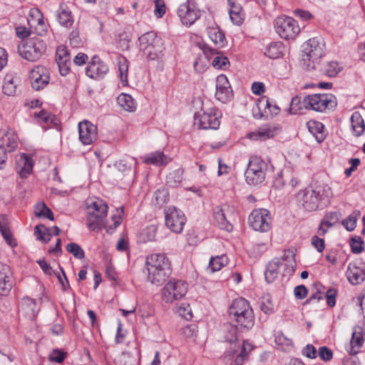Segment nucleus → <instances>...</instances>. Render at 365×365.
Instances as JSON below:
<instances>
[{"label":"nucleus","mask_w":365,"mask_h":365,"mask_svg":"<svg viewBox=\"0 0 365 365\" xmlns=\"http://www.w3.org/2000/svg\"><path fill=\"white\" fill-rule=\"evenodd\" d=\"M277 130L278 129L274 125H264L261 126L258 130L250 133L249 137L255 140H265L273 138L276 135Z\"/></svg>","instance_id":"nucleus-25"},{"label":"nucleus","mask_w":365,"mask_h":365,"mask_svg":"<svg viewBox=\"0 0 365 365\" xmlns=\"http://www.w3.org/2000/svg\"><path fill=\"white\" fill-rule=\"evenodd\" d=\"M147 279L156 286L163 284L171 273L170 264L165 254H152L146 258Z\"/></svg>","instance_id":"nucleus-1"},{"label":"nucleus","mask_w":365,"mask_h":365,"mask_svg":"<svg viewBox=\"0 0 365 365\" xmlns=\"http://www.w3.org/2000/svg\"><path fill=\"white\" fill-rule=\"evenodd\" d=\"M227 262V258L225 255L212 257L210 260L209 268L212 272L220 270Z\"/></svg>","instance_id":"nucleus-44"},{"label":"nucleus","mask_w":365,"mask_h":365,"mask_svg":"<svg viewBox=\"0 0 365 365\" xmlns=\"http://www.w3.org/2000/svg\"><path fill=\"white\" fill-rule=\"evenodd\" d=\"M178 312L186 319H190L192 317L189 304H182L179 307Z\"/></svg>","instance_id":"nucleus-63"},{"label":"nucleus","mask_w":365,"mask_h":365,"mask_svg":"<svg viewBox=\"0 0 365 365\" xmlns=\"http://www.w3.org/2000/svg\"><path fill=\"white\" fill-rule=\"evenodd\" d=\"M66 250L71 253L77 259H83L85 257L83 250L76 243H69L66 246Z\"/></svg>","instance_id":"nucleus-48"},{"label":"nucleus","mask_w":365,"mask_h":365,"mask_svg":"<svg viewBox=\"0 0 365 365\" xmlns=\"http://www.w3.org/2000/svg\"><path fill=\"white\" fill-rule=\"evenodd\" d=\"M30 19H29V24L31 27L36 26H41V25H45L43 21V16L39 9H35L30 11Z\"/></svg>","instance_id":"nucleus-42"},{"label":"nucleus","mask_w":365,"mask_h":365,"mask_svg":"<svg viewBox=\"0 0 365 365\" xmlns=\"http://www.w3.org/2000/svg\"><path fill=\"white\" fill-rule=\"evenodd\" d=\"M312 245L315 247L319 252H322L324 250V240L314 235L312 238Z\"/></svg>","instance_id":"nucleus-64"},{"label":"nucleus","mask_w":365,"mask_h":365,"mask_svg":"<svg viewBox=\"0 0 365 365\" xmlns=\"http://www.w3.org/2000/svg\"><path fill=\"white\" fill-rule=\"evenodd\" d=\"M305 109L317 112H326L336 106V98L331 93H319L308 95L303 98Z\"/></svg>","instance_id":"nucleus-5"},{"label":"nucleus","mask_w":365,"mask_h":365,"mask_svg":"<svg viewBox=\"0 0 365 365\" xmlns=\"http://www.w3.org/2000/svg\"><path fill=\"white\" fill-rule=\"evenodd\" d=\"M34 235L37 240L43 243H47L51 240V233L44 225H37L34 229Z\"/></svg>","instance_id":"nucleus-43"},{"label":"nucleus","mask_w":365,"mask_h":365,"mask_svg":"<svg viewBox=\"0 0 365 365\" xmlns=\"http://www.w3.org/2000/svg\"><path fill=\"white\" fill-rule=\"evenodd\" d=\"M16 85L15 80L11 76H6L4 78L2 90L7 96H14L16 93Z\"/></svg>","instance_id":"nucleus-45"},{"label":"nucleus","mask_w":365,"mask_h":365,"mask_svg":"<svg viewBox=\"0 0 365 365\" xmlns=\"http://www.w3.org/2000/svg\"><path fill=\"white\" fill-rule=\"evenodd\" d=\"M350 120L354 135L356 137L362 135L365 132V123L359 112H354Z\"/></svg>","instance_id":"nucleus-27"},{"label":"nucleus","mask_w":365,"mask_h":365,"mask_svg":"<svg viewBox=\"0 0 365 365\" xmlns=\"http://www.w3.org/2000/svg\"><path fill=\"white\" fill-rule=\"evenodd\" d=\"M157 232V228L155 226H150L145 229L141 235L143 237V240L145 241H154L155 240Z\"/></svg>","instance_id":"nucleus-56"},{"label":"nucleus","mask_w":365,"mask_h":365,"mask_svg":"<svg viewBox=\"0 0 365 365\" xmlns=\"http://www.w3.org/2000/svg\"><path fill=\"white\" fill-rule=\"evenodd\" d=\"M213 217L215 223L222 230L227 232L232 230V225L227 218L226 210L217 206L214 209Z\"/></svg>","instance_id":"nucleus-24"},{"label":"nucleus","mask_w":365,"mask_h":365,"mask_svg":"<svg viewBox=\"0 0 365 365\" xmlns=\"http://www.w3.org/2000/svg\"><path fill=\"white\" fill-rule=\"evenodd\" d=\"M314 286L316 287L317 292L307 300L306 303H310L314 299L319 301L324 299V292L322 291L324 287L320 283L315 284Z\"/></svg>","instance_id":"nucleus-61"},{"label":"nucleus","mask_w":365,"mask_h":365,"mask_svg":"<svg viewBox=\"0 0 365 365\" xmlns=\"http://www.w3.org/2000/svg\"><path fill=\"white\" fill-rule=\"evenodd\" d=\"M58 23L65 27H70L73 24V18L71 11L68 6L61 4L57 15Z\"/></svg>","instance_id":"nucleus-29"},{"label":"nucleus","mask_w":365,"mask_h":365,"mask_svg":"<svg viewBox=\"0 0 365 365\" xmlns=\"http://www.w3.org/2000/svg\"><path fill=\"white\" fill-rule=\"evenodd\" d=\"M165 225L173 232L180 233L186 222L185 215L175 207H168L165 211Z\"/></svg>","instance_id":"nucleus-14"},{"label":"nucleus","mask_w":365,"mask_h":365,"mask_svg":"<svg viewBox=\"0 0 365 365\" xmlns=\"http://www.w3.org/2000/svg\"><path fill=\"white\" fill-rule=\"evenodd\" d=\"M184 170L182 168H178L169 173L167 176V184L172 187H177L180 185L183 180Z\"/></svg>","instance_id":"nucleus-40"},{"label":"nucleus","mask_w":365,"mask_h":365,"mask_svg":"<svg viewBox=\"0 0 365 365\" xmlns=\"http://www.w3.org/2000/svg\"><path fill=\"white\" fill-rule=\"evenodd\" d=\"M229 315L240 331L250 329L255 324V315L250 303L244 298L235 299L229 308Z\"/></svg>","instance_id":"nucleus-2"},{"label":"nucleus","mask_w":365,"mask_h":365,"mask_svg":"<svg viewBox=\"0 0 365 365\" xmlns=\"http://www.w3.org/2000/svg\"><path fill=\"white\" fill-rule=\"evenodd\" d=\"M207 34L210 40L217 48L225 46L226 43L225 36L219 28L210 27L207 29Z\"/></svg>","instance_id":"nucleus-31"},{"label":"nucleus","mask_w":365,"mask_h":365,"mask_svg":"<svg viewBox=\"0 0 365 365\" xmlns=\"http://www.w3.org/2000/svg\"><path fill=\"white\" fill-rule=\"evenodd\" d=\"M282 259L286 262L284 275H292L296 267L294 252L291 250H285Z\"/></svg>","instance_id":"nucleus-33"},{"label":"nucleus","mask_w":365,"mask_h":365,"mask_svg":"<svg viewBox=\"0 0 365 365\" xmlns=\"http://www.w3.org/2000/svg\"><path fill=\"white\" fill-rule=\"evenodd\" d=\"M163 48V43H160L155 45L153 44L147 48L145 47V49L141 51L150 60H155L162 55Z\"/></svg>","instance_id":"nucleus-39"},{"label":"nucleus","mask_w":365,"mask_h":365,"mask_svg":"<svg viewBox=\"0 0 365 365\" xmlns=\"http://www.w3.org/2000/svg\"><path fill=\"white\" fill-rule=\"evenodd\" d=\"M144 162L148 165H165L169 162V158L163 152H155L145 157Z\"/></svg>","instance_id":"nucleus-36"},{"label":"nucleus","mask_w":365,"mask_h":365,"mask_svg":"<svg viewBox=\"0 0 365 365\" xmlns=\"http://www.w3.org/2000/svg\"><path fill=\"white\" fill-rule=\"evenodd\" d=\"M350 246L351 252L355 254L361 253L364 247V242L360 237H354L351 239Z\"/></svg>","instance_id":"nucleus-54"},{"label":"nucleus","mask_w":365,"mask_h":365,"mask_svg":"<svg viewBox=\"0 0 365 365\" xmlns=\"http://www.w3.org/2000/svg\"><path fill=\"white\" fill-rule=\"evenodd\" d=\"M220 114L215 108H210L207 110L195 113L194 117V124L200 129H214L219 128Z\"/></svg>","instance_id":"nucleus-9"},{"label":"nucleus","mask_w":365,"mask_h":365,"mask_svg":"<svg viewBox=\"0 0 365 365\" xmlns=\"http://www.w3.org/2000/svg\"><path fill=\"white\" fill-rule=\"evenodd\" d=\"M78 133L83 145H91L97 138V127L88 120L78 123Z\"/></svg>","instance_id":"nucleus-16"},{"label":"nucleus","mask_w":365,"mask_h":365,"mask_svg":"<svg viewBox=\"0 0 365 365\" xmlns=\"http://www.w3.org/2000/svg\"><path fill=\"white\" fill-rule=\"evenodd\" d=\"M291 172L289 170L278 173L277 177L274 180V186L277 188H281L285 183V180L290 178Z\"/></svg>","instance_id":"nucleus-55"},{"label":"nucleus","mask_w":365,"mask_h":365,"mask_svg":"<svg viewBox=\"0 0 365 365\" xmlns=\"http://www.w3.org/2000/svg\"><path fill=\"white\" fill-rule=\"evenodd\" d=\"M178 15L182 24L191 26L200 16V11L194 1L187 0L181 4L178 9Z\"/></svg>","instance_id":"nucleus-13"},{"label":"nucleus","mask_w":365,"mask_h":365,"mask_svg":"<svg viewBox=\"0 0 365 365\" xmlns=\"http://www.w3.org/2000/svg\"><path fill=\"white\" fill-rule=\"evenodd\" d=\"M247 346L249 347V351L251 350V345L247 343H244L240 353L237 356L233 365H242L245 361L247 359L248 352L247 351Z\"/></svg>","instance_id":"nucleus-50"},{"label":"nucleus","mask_w":365,"mask_h":365,"mask_svg":"<svg viewBox=\"0 0 365 365\" xmlns=\"http://www.w3.org/2000/svg\"><path fill=\"white\" fill-rule=\"evenodd\" d=\"M324 192L322 187L306 189L298 194V197L306 210L313 211L318 207L319 201L323 200Z\"/></svg>","instance_id":"nucleus-11"},{"label":"nucleus","mask_w":365,"mask_h":365,"mask_svg":"<svg viewBox=\"0 0 365 365\" xmlns=\"http://www.w3.org/2000/svg\"><path fill=\"white\" fill-rule=\"evenodd\" d=\"M267 164L259 157L252 156L250 158L245 173V180L250 185L262 184L266 178Z\"/></svg>","instance_id":"nucleus-6"},{"label":"nucleus","mask_w":365,"mask_h":365,"mask_svg":"<svg viewBox=\"0 0 365 365\" xmlns=\"http://www.w3.org/2000/svg\"><path fill=\"white\" fill-rule=\"evenodd\" d=\"M309 131L314 136L318 143H322L326 137L324 125L315 120H310L307 123Z\"/></svg>","instance_id":"nucleus-28"},{"label":"nucleus","mask_w":365,"mask_h":365,"mask_svg":"<svg viewBox=\"0 0 365 365\" xmlns=\"http://www.w3.org/2000/svg\"><path fill=\"white\" fill-rule=\"evenodd\" d=\"M337 294V290L334 288H330L327 291L326 298L327 305L330 307H333L336 304V297Z\"/></svg>","instance_id":"nucleus-60"},{"label":"nucleus","mask_w":365,"mask_h":365,"mask_svg":"<svg viewBox=\"0 0 365 365\" xmlns=\"http://www.w3.org/2000/svg\"><path fill=\"white\" fill-rule=\"evenodd\" d=\"M46 50V43L38 36L30 38L26 43L18 47L19 55L30 61L39 59Z\"/></svg>","instance_id":"nucleus-7"},{"label":"nucleus","mask_w":365,"mask_h":365,"mask_svg":"<svg viewBox=\"0 0 365 365\" xmlns=\"http://www.w3.org/2000/svg\"><path fill=\"white\" fill-rule=\"evenodd\" d=\"M108 71V65L97 56H94L92 61L86 67V73L91 78L102 79L106 76Z\"/></svg>","instance_id":"nucleus-17"},{"label":"nucleus","mask_w":365,"mask_h":365,"mask_svg":"<svg viewBox=\"0 0 365 365\" xmlns=\"http://www.w3.org/2000/svg\"><path fill=\"white\" fill-rule=\"evenodd\" d=\"M284 51V46L282 42L276 41L272 42L265 48L264 54L270 58H279Z\"/></svg>","instance_id":"nucleus-34"},{"label":"nucleus","mask_w":365,"mask_h":365,"mask_svg":"<svg viewBox=\"0 0 365 365\" xmlns=\"http://www.w3.org/2000/svg\"><path fill=\"white\" fill-rule=\"evenodd\" d=\"M303 108H304L303 100L302 101L301 98L298 96L293 97L290 103V113L292 114H297L299 113Z\"/></svg>","instance_id":"nucleus-49"},{"label":"nucleus","mask_w":365,"mask_h":365,"mask_svg":"<svg viewBox=\"0 0 365 365\" xmlns=\"http://www.w3.org/2000/svg\"><path fill=\"white\" fill-rule=\"evenodd\" d=\"M232 90L230 84L225 75H219L216 78V98L225 103L231 96Z\"/></svg>","instance_id":"nucleus-18"},{"label":"nucleus","mask_w":365,"mask_h":365,"mask_svg":"<svg viewBox=\"0 0 365 365\" xmlns=\"http://www.w3.org/2000/svg\"><path fill=\"white\" fill-rule=\"evenodd\" d=\"M302 64L308 70L316 69L324 55V43L317 37L309 39L304 46Z\"/></svg>","instance_id":"nucleus-4"},{"label":"nucleus","mask_w":365,"mask_h":365,"mask_svg":"<svg viewBox=\"0 0 365 365\" xmlns=\"http://www.w3.org/2000/svg\"><path fill=\"white\" fill-rule=\"evenodd\" d=\"M274 29L279 36L285 40L294 39L300 31L298 24L292 17H277L274 20Z\"/></svg>","instance_id":"nucleus-8"},{"label":"nucleus","mask_w":365,"mask_h":365,"mask_svg":"<svg viewBox=\"0 0 365 365\" xmlns=\"http://www.w3.org/2000/svg\"><path fill=\"white\" fill-rule=\"evenodd\" d=\"M87 226L90 230L99 231L101 230L103 220L108 214V207L101 199H96L90 203L87 202Z\"/></svg>","instance_id":"nucleus-3"},{"label":"nucleus","mask_w":365,"mask_h":365,"mask_svg":"<svg viewBox=\"0 0 365 365\" xmlns=\"http://www.w3.org/2000/svg\"><path fill=\"white\" fill-rule=\"evenodd\" d=\"M275 342L279 346H289L293 344L292 340L285 336L282 332H279L275 336Z\"/></svg>","instance_id":"nucleus-59"},{"label":"nucleus","mask_w":365,"mask_h":365,"mask_svg":"<svg viewBox=\"0 0 365 365\" xmlns=\"http://www.w3.org/2000/svg\"><path fill=\"white\" fill-rule=\"evenodd\" d=\"M118 105L127 111H133L135 109V103L131 96L121 93L117 98Z\"/></svg>","instance_id":"nucleus-38"},{"label":"nucleus","mask_w":365,"mask_h":365,"mask_svg":"<svg viewBox=\"0 0 365 365\" xmlns=\"http://www.w3.org/2000/svg\"><path fill=\"white\" fill-rule=\"evenodd\" d=\"M71 60L69 52L64 46H60L57 48L56 54V62L69 61Z\"/></svg>","instance_id":"nucleus-53"},{"label":"nucleus","mask_w":365,"mask_h":365,"mask_svg":"<svg viewBox=\"0 0 365 365\" xmlns=\"http://www.w3.org/2000/svg\"><path fill=\"white\" fill-rule=\"evenodd\" d=\"M319 356L323 361H329L333 357V353L327 346H321L319 349Z\"/></svg>","instance_id":"nucleus-62"},{"label":"nucleus","mask_w":365,"mask_h":365,"mask_svg":"<svg viewBox=\"0 0 365 365\" xmlns=\"http://www.w3.org/2000/svg\"><path fill=\"white\" fill-rule=\"evenodd\" d=\"M12 272L10 267L0 263V294L6 295L12 287Z\"/></svg>","instance_id":"nucleus-19"},{"label":"nucleus","mask_w":365,"mask_h":365,"mask_svg":"<svg viewBox=\"0 0 365 365\" xmlns=\"http://www.w3.org/2000/svg\"><path fill=\"white\" fill-rule=\"evenodd\" d=\"M257 107L259 111L262 109H269V112L277 113L279 110V108L277 106H273V110L271 109V105L269 101V98L267 96H263L260 99H259Z\"/></svg>","instance_id":"nucleus-51"},{"label":"nucleus","mask_w":365,"mask_h":365,"mask_svg":"<svg viewBox=\"0 0 365 365\" xmlns=\"http://www.w3.org/2000/svg\"><path fill=\"white\" fill-rule=\"evenodd\" d=\"M187 292V284L182 280H170L162 289L163 299L167 303L182 298Z\"/></svg>","instance_id":"nucleus-10"},{"label":"nucleus","mask_w":365,"mask_h":365,"mask_svg":"<svg viewBox=\"0 0 365 365\" xmlns=\"http://www.w3.org/2000/svg\"><path fill=\"white\" fill-rule=\"evenodd\" d=\"M364 336L361 332H358L356 329L352 334V337L350 341V349L348 350L350 354H356L360 348L362 347L364 344Z\"/></svg>","instance_id":"nucleus-35"},{"label":"nucleus","mask_w":365,"mask_h":365,"mask_svg":"<svg viewBox=\"0 0 365 365\" xmlns=\"http://www.w3.org/2000/svg\"><path fill=\"white\" fill-rule=\"evenodd\" d=\"M34 163L31 157L23 153L16 161V169L21 178H26L31 173Z\"/></svg>","instance_id":"nucleus-22"},{"label":"nucleus","mask_w":365,"mask_h":365,"mask_svg":"<svg viewBox=\"0 0 365 365\" xmlns=\"http://www.w3.org/2000/svg\"><path fill=\"white\" fill-rule=\"evenodd\" d=\"M35 214L37 217H44L51 220H53V214L45 203L41 202L36 205Z\"/></svg>","instance_id":"nucleus-46"},{"label":"nucleus","mask_w":365,"mask_h":365,"mask_svg":"<svg viewBox=\"0 0 365 365\" xmlns=\"http://www.w3.org/2000/svg\"><path fill=\"white\" fill-rule=\"evenodd\" d=\"M341 66L336 61L328 62L324 68L326 74L329 77L336 76L341 71Z\"/></svg>","instance_id":"nucleus-52"},{"label":"nucleus","mask_w":365,"mask_h":365,"mask_svg":"<svg viewBox=\"0 0 365 365\" xmlns=\"http://www.w3.org/2000/svg\"><path fill=\"white\" fill-rule=\"evenodd\" d=\"M38 309L36 302L30 297H24L21 302L19 312L30 320L35 319Z\"/></svg>","instance_id":"nucleus-20"},{"label":"nucleus","mask_w":365,"mask_h":365,"mask_svg":"<svg viewBox=\"0 0 365 365\" xmlns=\"http://www.w3.org/2000/svg\"><path fill=\"white\" fill-rule=\"evenodd\" d=\"M169 199L168 192L165 188L159 189L154 194V202L159 207L165 204Z\"/></svg>","instance_id":"nucleus-47"},{"label":"nucleus","mask_w":365,"mask_h":365,"mask_svg":"<svg viewBox=\"0 0 365 365\" xmlns=\"http://www.w3.org/2000/svg\"><path fill=\"white\" fill-rule=\"evenodd\" d=\"M204 54L209 58L214 56L212 64L216 68H225L229 64V60L224 56L216 48L205 47L203 49Z\"/></svg>","instance_id":"nucleus-23"},{"label":"nucleus","mask_w":365,"mask_h":365,"mask_svg":"<svg viewBox=\"0 0 365 365\" xmlns=\"http://www.w3.org/2000/svg\"><path fill=\"white\" fill-rule=\"evenodd\" d=\"M356 215L351 214L346 219L342 221V225L348 231H352L356 227Z\"/></svg>","instance_id":"nucleus-58"},{"label":"nucleus","mask_w":365,"mask_h":365,"mask_svg":"<svg viewBox=\"0 0 365 365\" xmlns=\"http://www.w3.org/2000/svg\"><path fill=\"white\" fill-rule=\"evenodd\" d=\"M282 264L279 259L275 258L268 263L264 272L265 279L268 283H272L278 276V269Z\"/></svg>","instance_id":"nucleus-30"},{"label":"nucleus","mask_w":365,"mask_h":365,"mask_svg":"<svg viewBox=\"0 0 365 365\" xmlns=\"http://www.w3.org/2000/svg\"><path fill=\"white\" fill-rule=\"evenodd\" d=\"M270 222L269 212L265 209L255 210L249 216V223L256 231L267 232L270 229Z\"/></svg>","instance_id":"nucleus-12"},{"label":"nucleus","mask_w":365,"mask_h":365,"mask_svg":"<svg viewBox=\"0 0 365 365\" xmlns=\"http://www.w3.org/2000/svg\"><path fill=\"white\" fill-rule=\"evenodd\" d=\"M346 274L347 279L353 285L359 284L365 280V269L361 268L354 263H350L348 265Z\"/></svg>","instance_id":"nucleus-21"},{"label":"nucleus","mask_w":365,"mask_h":365,"mask_svg":"<svg viewBox=\"0 0 365 365\" xmlns=\"http://www.w3.org/2000/svg\"><path fill=\"white\" fill-rule=\"evenodd\" d=\"M140 48V50L145 49V48L153 44H158L163 43L160 37H158L156 33L150 31L144 34L139 38Z\"/></svg>","instance_id":"nucleus-32"},{"label":"nucleus","mask_w":365,"mask_h":365,"mask_svg":"<svg viewBox=\"0 0 365 365\" xmlns=\"http://www.w3.org/2000/svg\"><path fill=\"white\" fill-rule=\"evenodd\" d=\"M154 14L158 18H161L165 14L166 6L163 0H155Z\"/></svg>","instance_id":"nucleus-57"},{"label":"nucleus","mask_w":365,"mask_h":365,"mask_svg":"<svg viewBox=\"0 0 365 365\" xmlns=\"http://www.w3.org/2000/svg\"><path fill=\"white\" fill-rule=\"evenodd\" d=\"M119 77L123 86L128 84V61L124 56H119L117 59Z\"/></svg>","instance_id":"nucleus-37"},{"label":"nucleus","mask_w":365,"mask_h":365,"mask_svg":"<svg viewBox=\"0 0 365 365\" xmlns=\"http://www.w3.org/2000/svg\"><path fill=\"white\" fill-rule=\"evenodd\" d=\"M0 146L5 148L7 153L14 151L17 147V142L14 135L10 133L4 134L0 140Z\"/></svg>","instance_id":"nucleus-41"},{"label":"nucleus","mask_w":365,"mask_h":365,"mask_svg":"<svg viewBox=\"0 0 365 365\" xmlns=\"http://www.w3.org/2000/svg\"><path fill=\"white\" fill-rule=\"evenodd\" d=\"M29 78L32 88L36 91H40L48 85L50 76L46 67L37 66L31 71Z\"/></svg>","instance_id":"nucleus-15"},{"label":"nucleus","mask_w":365,"mask_h":365,"mask_svg":"<svg viewBox=\"0 0 365 365\" xmlns=\"http://www.w3.org/2000/svg\"><path fill=\"white\" fill-rule=\"evenodd\" d=\"M0 232L9 246L14 247L17 245L9 227V219L6 215H0Z\"/></svg>","instance_id":"nucleus-26"}]
</instances>
